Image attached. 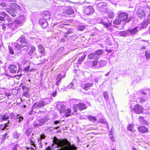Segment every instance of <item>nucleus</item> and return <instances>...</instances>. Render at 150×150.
I'll return each instance as SVG.
<instances>
[{
  "label": "nucleus",
  "mask_w": 150,
  "mask_h": 150,
  "mask_svg": "<svg viewBox=\"0 0 150 150\" xmlns=\"http://www.w3.org/2000/svg\"><path fill=\"white\" fill-rule=\"evenodd\" d=\"M56 144L58 148H62V150H76L77 149L75 146L72 145L66 139L58 140L57 141Z\"/></svg>",
  "instance_id": "1"
},
{
  "label": "nucleus",
  "mask_w": 150,
  "mask_h": 150,
  "mask_svg": "<svg viewBox=\"0 0 150 150\" xmlns=\"http://www.w3.org/2000/svg\"><path fill=\"white\" fill-rule=\"evenodd\" d=\"M23 23V20H22L21 18H17L12 23L3 24L2 25V29L5 31L7 29H10L11 31H13L16 30L18 27L21 25Z\"/></svg>",
  "instance_id": "2"
},
{
  "label": "nucleus",
  "mask_w": 150,
  "mask_h": 150,
  "mask_svg": "<svg viewBox=\"0 0 150 150\" xmlns=\"http://www.w3.org/2000/svg\"><path fill=\"white\" fill-rule=\"evenodd\" d=\"M9 2H12L9 4L10 8H7L6 11L10 14L12 16L15 17L17 14V10H20V6L15 3V1L13 0H8Z\"/></svg>",
  "instance_id": "3"
},
{
  "label": "nucleus",
  "mask_w": 150,
  "mask_h": 150,
  "mask_svg": "<svg viewBox=\"0 0 150 150\" xmlns=\"http://www.w3.org/2000/svg\"><path fill=\"white\" fill-rule=\"evenodd\" d=\"M135 101H132V100L130 101L131 106H130V110L132 111L133 110L134 112L136 114H140L142 113L143 112V108L142 106L139 104L135 105L134 108L132 106L135 105L134 103Z\"/></svg>",
  "instance_id": "4"
},
{
  "label": "nucleus",
  "mask_w": 150,
  "mask_h": 150,
  "mask_svg": "<svg viewBox=\"0 0 150 150\" xmlns=\"http://www.w3.org/2000/svg\"><path fill=\"white\" fill-rule=\"evenodd\" d=\"M107 6L108 4L106 2L99 3L97 4V9L99 11L102 13L107 12L108 10Z\"/></svg>",
  "instance_id": "5"
},
{
  "label": "nucleus",
  "mask_w": 150,
  "mask_h": 150,
  "mask_svg": "<svg viewBox=\"0 0 150 150\" xmlns=\"http://www.w3.org/2000/svg\"><path fill=\"white\" fill-rule=\"evenodd\" d=\"M128 15L127 13L120 12L118 15V18L120 21H124L126 20V22L128 23L131 21L132 19L131 17L128 18Z\"/></svg>",
  "instance_id": "6"
},
{
  "label": "nucleus",
  "mask_w": 150,
  "mask_h": 150,
  "mask_svg": "<svg viewBox=\"0 0 150 150\" xmlns=\"http://www.w3.org/2000/svg\"><path fill=\"white\" fill-rule=\"evenodd\" d=\"M106 62L103 60H100L98 62L97 60L93 61L92 62V66L94 67L96 69L103 67L105 65Z\"/></svg>",
  "instance_id": "7"
},
{
  "label": "nucleus",
  "mask_w": 150,
  "mask_h": 150,
  "mask_svg": "<svg viewBox=\"0 0 150 150\" xmlns=\"http://www.w3.org/2000/svg\"><path fill=\"white\" fill-rule=\"evenodd\" d=\"M60 108V113H64L65 116L66 117H68L71 115V110L70 108L66 109L65 106L64 105H61Z\"/></svg>",
  "instance_id": "8"
},
{
  "label": "nucleus",
  "mask_w": 150,
  "mask_h": 150,
  "mask_svg": "<svg viewBox=\"0 0 150 150\" xmlns=\"http://www.w3.org/2000/svg\"><path fill=\"white\" fill-rule=\"evenodd\" d=\"M87 108V106L85 104L81 103H79L78 104L76 105L75 104L74 106L73 107L75 112L77 111V108H78L80 110H82L86 109Z\"/></svg>",
  "instance_id": "9"
},
{
  "label": "nucleus",
  "mask_w": 150,
  "mask_h": 150,
  "mask_svg": "<svg viewBox=\"0 0 150 150\" xmlns=\"http://www.w3.org/2000/svg\"><path fill=\"white\" fill-rule=\"evenodd\" d=\"M18 42H20L22 47H27L29 45L27 40L23 35H21L17 40Z\"/></svg>",
  "instance_id": "10"
},
{
  "label": "nucleus",
  "mask_w": 150,
  "mask_h": 150,
  "mask_svg": "<svg viewBox=\"0 0 150 150\" xmlns=\"http://www.w3.org/2000/svg\"><path fill=\"white\" fill-rule=\"evenodd\" d=\"M83 12L86 15H89L93 14L94 13V11L92 6H89L84 7Z\"/></svg>",
  "instance_id": "11"
},
{
  "label": "nucleus",
  "mask_w": 150,
  "mask_h": 150,
  "mask_svg": "<svg viewBox=\"0 0 150 150\" xmlns=\"http://www.w3.org/2000/svg\"><path fill=\"white\" fill-rule=\"evenodd\" d=\"M8 69L10 72L12 73H16V72L18 73L19 71L17 67L13 64L10 65L8 67Z\"/></svg>",
  "instance_id": "12"
},
{
  "label": "nucleus",
  "mask_w": 150,
  "mask_h": 150,
  "mask_svg": "<svg viewBox=\"0 0 150 150\" xmlns=\"http://www.w3.org/2000/svg\"><path fill=\"white\" fill-rule=\"evenodd\" d=\"M45 102H43V100H40L38 102L35 103L34 105L33 106V108H41L44 106L45 104Z\"/></svg>",
  "instance_id": "13"
},
{
  "label": "nucleus",
  "mask_w": 150,
  "mask_h": 150,
  "mask_svg": "<svg viewBox=\"0 0 150 150\" xmlns=\"http://www.w3.org/2000/svg\"><path fill=\"white\" fill-rule=\"evenodd\" d=\"M74 13V10L72 8L70 7H67V9L65 10V11L62 13V15L67 17V15H70Z\"/></svg>",
  "instance_id": "14"
},
{
  "label": "nucleus",
  "mask_w": 150,
  "mask_h": 150,
  "mask_svg": "<svg viewBox=\"0 0 150 150\" xmlns=\"http://www.w3.org/2000/svg\"><path fill=\"white\" fill-rule=\"evenodd\" d=\"M101 22L106 27H110L111 25V22H110L106 17L102 19L101 20Z\"/></svg>",
  "instance_id": "15"
},
{
  "label": "nucleus",
  "mask_w": 150,
  "mask_h": 150,
  "mask_svg": "<svg viewBox=\"0 0 150 150\" xmlns=\"http://www.w3.org/2000/svg\"><path fill=\"white\" fill-rule=\"evenodd\" d=\"M39 24L42 28H45L48 26V23L46 19H42L39 20Z\"/></svg>",
  "instance_id": "16"
},
{
  "label": "nucleus",
  "mask_w": 150,
  "mask_h": 150,
  "mask_svg": "<svg viewBox=\"0 0 150 150\" xmlns=\"http://www.w3.org/2000/svg\"><path fill=\"white\" fill-rule=\"evenodd\" d=\"M138 27H136L133 29H128L129 36L131 35H134L136 34L138 32Z\"/></svg>",
  "instance_id": "17"
},
{
  "label": "nucleus",
  "mask_w": 150,
  "mask_h": 150,
  "mask_svg": "<svg viewBox=\"0 0 150 150\" xmlns=\"http://www.w3.org/2000/svg\"><path fill=\"white\" fill-rule=\"evenodd\" d=\"M66 76L65 74H64V76H61V74H58L56 79L55 85L57 86H59L60 82V81L62 78H64Z\"/></svg>",
  "instance_id": "18"
},
{
  "label": "nucleus",
  "mask_w": 150,
  "mask_h": 150,
  "mask_svg": "<svg viewBox=\"0 0 150 150\" xmlns=\"http://www.w3.org/2000/svg\"><path fill=\"white\" fill-rule=\"evenodd\" d=\"M64 48L63 47H61L58 50L56 53V55L59 58L61 57L62 54H64L63 50Z\"/></svg>",
  "instance_id": "19"
},
{
  "label": "nucleus",
  "mask_w": 150,
  "mask_h": 150,
  "mask_svg": "<svg viewBox=\"0 0 150 150\" xmlns=\"http://www.w3.org/2000/svg\"><path fill=\"white\" fill-rule=\"evenodd\" d=\"M49 120V118H48L47 117H45L42 119H39L38 122L40 126H42L45 124V122H47Z\"/></svg>",
  "instance_id": "20"
},
{
  "label": "nucleus",
  "mask_w": 150,
  "mask_h": 150,
  "mask_svg": "<svg viewBox=\"0 0 150 150\" xmlns=\"http://www.w3.org/2000/svg\"><path fill=\"white\" fill-rule=\"evenodd\" d=\"M139 131L142 133H144L148 132V129L147 128L144 126H141L138 128Z\"/></svg>",
  "instance_id": "21"
},
{
  "label": "nucleus",
  "mask_w": 150,
  "mask_h": 150,
  "mask_svg": "<svg viewBox=\"0 0 150 150\" xmlns=\"http://www.w3.org/2000/svg\"><path fill=\"white\" fill-rule=\"evenodd\" d=\"M150 23V20L149 19H146L141 24L140 26L141 28H144L146 27L147 25Z\"/></svg>",
  "instance_id": "22"
},
{
  "label": "nucleus",
  "mask_w": 150,
  "mask_h": 150,
  "mask_svg": "<svg viewBox=\"0 0 150 150\" xmlns=\"http://www.w3.org/2000/svg\"><path fill=\"white\" fill-rule=\"evenodd\" d=\"M139 122L142 125H147L148 124L147 121L145 120L143 117L140 116L138 118Z\"/></svg>",
  "instance_id": "23"
},
{
  "label": "nucleus",
  "mask_w": 150,
  "mask_h": 150,
  "mask_svg": "<svg viewBox=\"0 0 150 150\" xmlns=\"http://www.w3.org/2000/svg\"><path fill=\"white\" fill-rule=\"evenodd\" d=\"M119 34L120 36L124 37L129 36L128 30L127 31H120L119 33Z\"/></svg>",
  "instance_id": "24"
},
{
  "label": "nucleus",
  "mask_w": 150,
  "mask_h": 150,
  "mask_svg": "<svg viewBox=\"0 0 150 150\" xmlns=\"http://www.w3.org/2000/svg\"><path fill=\"white\" fill-rule=\"evenodd\" d=\"M38 50L39 52L43 55H44L45 53V48L44 47L41 45H39L38 46Z\"/></svg>",
  "instance_id": "25"
},
{
  "label": "nucleus",
  "mask_w": 150,
  "mask_h": 150,
  "mask_svg": "<svg viewBox=\"0 0 150 150\" xmlns=\"http://www.w3.org/2000/svg\"><path fill=\"white\" fill-rule=\"evenodd\" d=\"M93 85V83L91 81L88 83H86L84 84V89L86 90L87 91L90 87L92 86Z\"/></svg>",
  "instance_id": "26"
},
{
  "label": "nucleus",
  "mask_w": 150,
  "mask_h": 150,
  "mask_svg": "<svg viewBox=\"0 0 150 150\" xmlns=\"http://www.w3.org/2000/svg\"><path fill=\"white\" fill-rule=\"evenodd\" d=\"M88 59H94L96 60H98V59L97 56H96L95 53H91L89 54L88 56Z\"/></svg>",
  "instance_id": "27"
},
{
  "label": "nucleus",
  "mask_w": 150,
  "mask_h": 150,
  "mask_svg": "<svg viewBox=\"0 0 150 150\" xmlns=\"http://www.w3.org/2000/svg\"><path fill=\"white\" fill-rule=\"evenodd\" d=\"M137 15L139 17H145V13L143 11L139 9L137 11Z\"/></svg>",
  "instance_id": "28"
},
{
  "label": "nucleus",
  "mask_w": 150,
  "mask_h": 150,
  "mask_svg": "<svg viewBox=\"0 0 150 150\" xmlns=\"http://www.w3.org/2000/svg\"><path fill=\"white\" fill-rule=\"evenodd\" d=\"M103 50L100 49L96 51L95 53L98 59L99 58L100 56L103 54Z\"/></svg>",
  "instance_id": "29"
},
{
  "label": "nucleus",
  "mask_w": 150,
  "mask_h": 150,
  "mask_svg": "<svg viewBox=\"0 0 150 150\" xmlns=\"http://www.w3.org/2000/svg\"><path fill=\"white\" fill-rule=\"evenodd\" d=\"M21 137V134L18 133L16 131H15L13 133V137L15 139H18Z\"/></svg>",
  "instance_id": "30"
},
{
  "label": "nucleus",
  "mask_w": 150,
  "mask_h": 150,
  "mask_svg": "<svg viewBox=\"0 0 150 150\" xmlns=\"http://www.w3.org/2000/svg\"><path fill=\"white\" fill-rule=\"evenodd\" d=\"M1 122L4 121L8 120L9 117L7 115H4L1 116Z\"/></svg>",
  "instance_id": "31"
},
{
  "label": "nucleus",
  "mask_w": 150,
  "mask_h": 150,
  "mask_svg": "<svg viewBox=\"0 0 150 150\" xmlns=\"http://www.w3.org/2000/svg\"><path fill=\"white\" fill-rule=\"evenodd\" d=\"M18 42L17 40V41L15 45V49L16 50H19L20 49L21 47H23L21 46V45H20L18 42Z\"/></svg>",
  "instance_id": "32"
},
{
  "label": "nucleus",
  "mask_w": 150,
  "mask_h": 150,
  "mask_svg": "<svg viewBox=\"0 0 150 150\" xmlns=\"http://www.w3.org/2000/svg\"><path fill=\"white\" fill-rule=\"evenodd\" d=\"M42 16L44 18H47V17H48V18H50V13L48 11H45V12L42 13Z\"/></svg>",
  "instance_id": "33"
},
{
  "label": "nucleus",
  "mask_w": 150,
  "mask_h": 150,
  "mask_svg": "<svg viewBox=\"0 0 150 150\" xmlns=\"http://www.w3.org/2000/svg\"><path fill=\"white\" fill-rule=\"evenodd\" d=\"M86 55L85 54H83L81 57L79 58L78 59V63L79 64H81V62L83 61L84 59L85 58Z\"/></svg>",
  "instance_id": "34"
},
{
  "label": "nucleus",
  "mask_w": 150,
  "mask_h": 150,
  "mask_svg": "<svg viewBox=\"0 0 150 150\" xmlns=\"http://www.w3.org/2000/svg\"><path fill=\"white\" fill-rule=\"evenodd\" d=\"M35 50V48L34 46L32 45L31 46V50L28 52V54L30 55L33 54Z\"/></svg>",
  "instance_id": "35"
},
{
  "label": "nucleus",
  "mask_w": 150,
  "mask_h": 150,
  "mask_svg": "<svg viewBox=\"0 0 150 150\" xmlns=\"http://www.w3.org/2000/svg\"><path fill=\"white\" fill-rule=\"evenodd\" d=\"M88 119L91 121L95 122L97 120L96 118L94 116L89 115L88 117Z\"/></svg>",
  "instance_id": "36"
},
{
  "label": "nucleus",
  "mask_w": 150,
  "mask_h": 150,
  "mask_svg": "<svg viewBox=\"0 0 150 150\" xmlns=\"http://www.w3.org/2000/svg\"><path fill=\"white\" fill-rule=\"evenodd\" d=\"M15 119L16 121L20 122L23 120V118L21 116H20L19 115H18L16 117Z\"/></svg>",
  "instance_id": "37"
},
{
  "label": "nucleus",
  "mask_w": 150,
  "mask_h": 150,
  "mask_svg": "<svg viewBox=\"0 0 150 150\" xmlns=\"http://www.w3.org/2000/svg\"><path fill=\"white\" fill-rule=\"evenodd\" d=\"M33 131V128H29L25 132V133L28 136H29Z\"/></svg>",
  "instance_id": "38"
},
{
  "label": "nucleus",
  "mask_w": 150,
  "mask_h": 150,
  "mask_svg": "<svg viewBox=\"0 0 150 150\" xmlns=\"http://www.w3.org/2000/svg\"><path fill=\"white\" fill-rule=\"evenodd\" d=\"M73 30L71 29H69L68 30L67 32L65 33V37H67V36L66 35H70L72 34L73 33Z\"/></svg>",
  "instance_id": "39"
},
{
  "label": "nucleus",
  "mask_w": 150,
  "mask_h": 150,
  "mask_svg": "<svg viewBox=\"0 0 150 150\" xmlns=\"http://www.w3.org/2000/svg\"><path fill=\"white\" fill-rule=\"evenodd\" d=\"M76 39V36L74 35H71L68 38V39L70 40L74 41Z\"/></svg>",
  "instance_id": "40"
},
{
  "label": "nucleus",
  "mask_w": 150,
  "mask_h": 150,
  "mask_svg": "<svg viewBox=\"0 0 150 150\" xmlns=\"http://www.w3.org/2000/svg\"><path fill=\"white\" fill-rule=\"evenodd\" d=\"M68 88L74 89L75 88V86L74 85V84L72 82L70 83L67 86Z\"/></svg>",
  "instance_id": "41"
},
{
  "label": "nucleus",
  "mask_w": 150,
  "mask_h": 150,
  "mask_svg": "<svg viewBox=\"0 0 150 150\" xmlns=\"http://www.w3.org/2000/svg\"><path fill=\"white\" fill-rule=\"evenodd\" d=\"M134 127V125H130L127 127V129L128 130L130 131H133V128Z\"/></svg>",
  "instance_id": "42"
},
{
  "label": "nucleus",
  "mask_w": 150,
  "mask_h": 150,
  "mask_svg": "<svg viewBox=\"0 0 150 150\" xmlns=\"http://www.w3.org/2000/svg\"><path fill=\"white\" fill-rule=\"evenodd\" d=\"M85 28V26L84 25H80L78 26L77 28V29L79 30L82 31Z\"/></svg>",
  "instance_id": "43"
},
{
  "label": "nucleus",
  "mask_w": 150,
  "mask_h": 150,
  "mask_svg": "<svg viewBox=\"0 0 150 150\" xmlns=\"http://www.w3.org/2000/svg\"><path fill=\"white\" fill-rule=\"evenodd\" d=\"M145 56L147 59H149L150 58V53L149 51H146Z\"/></svg>",
  "instance_id": "44"
},
{
  "label": "nucleus",
  "mask_w": 150,
  "mask_h": 150,
  "mask_svg": "<svg viewBox=\"0 0 150 150\" xmlns=\"http://www.w3.org/2000/svg\"><path fill=\"white\" fill-rule=\"evenodd\" d=\"M114 14L112 12H111L108 13V17L110 18H114Z\"/></svg>",
  "instance_id": "45"
},
{
  "label": "nucleus",
  "mask_w": 150,
  "mask_h": 150,
  "mask_svg": "<svg viewBox=\"0 0 150 150\" xmlns=\"http://www.w3.org/2000/svg\"><path fill=\"white\" fill-rule=\"evenodd\" d=\"M9 51L10 53L12 54H14L13 50L12 49L10 45H9L8 47Z\"/></svg>",
  "instance_id": "46"
},
{
  "label": "nucleus",
  "mask_w": 150,
  "mask_h": 150,
  "mask_svg": "<svg viewBox=\"0 0 150 150\" xmlns=\"http://www.w3.org/2000/svg\"><path fill=\"white\" fill-rule=\"evenodd\" d=\"M113 23L116 25L120 24L121 23L120 20L117 19H116L113 22Z\"/></svg>",
  "instance_id": "47"
},
{
  "label": "nucleus",
  "mask_w": 150,
  "mask_h": 150,
  "mask_svg": "<svg viewBox=\"0 0 150 150\" xmlns=\"http://www.w3.org/2000/svg\"><path fill=\"white\" fill-rule=\"evenodd\" d=\"M103 96L105 99L106 100L108 99V93L106 92H104L103 93Z\"/></svg>",
  "instance_id": "48"
},
{
  "label": "nucleus",
  "mask_w": 150,
  "mask_h": 150,
  "mask_svg": "<svg viewBox=\"0 0 150 150\" xmlns=\"http://www.w3.org/2000/svg\"><path fill=\"white\" fill-rule=\"evenodd\" d=\"M6 6V4L5 2L1 1L0 3V7L3 8Z\"/></svg>",
  "instance_id": "49"
},
{
  "label": "nucleus",
  "mask_w": 150,
  "mask_h": 150,
  "mask_svg": "<svg viewBox=\"0 0 150 150\" xmlns=\"http://www.w3.org/2000/svg\"><path fill=\"white\" fill-rule=\"evenodd\" d=\"M0 15L5 17H8V15L5 12L1 11L0 10Z\"/></svg>",
  "instance_id": "50"
},
{
  "label": "nucleus",
  "mask_w": 150,
  "mask_h": 150,
  "mask_svg": "<svg viewBox=\"0 0 150 150\" xmlns=\"http://www.w3.org/2000/svg\"><path fill=\"white\" fill-rule=\"evenodd\" d=\"M98 121L99 122L105 124L106 122L105 119L100 118L98 120Z\"/></svg>",
  "instance_id": "51"
},
{
  "label": "nucleus",
  "mask_w": 150,
  "mask_h": 150,
  "mask_svg": "<svg viewBox=\"0 0 150 150\" xmlns=\"http://www.w3.org/2000/svg\"><path fill=\"white\" fill-rule=\"evenodd\" d=\"M6 20H7L8 23H11L12 22V19H11V17L8 15V17H6Z\"/></svg>",
  "instance_id": "52"
},
{
  "label": "nucleus",
  "mask_w": 150,
  "mask_h": 150,
  "mask_svg": "<svg viewBox=\"0 0 150 150\" xmlns=\"http://www.w3.org/2000/svg\"><path fill=\"white\" fill-rule=\"evenodd\" d=\"M10 122V121L9 120H8V122L7 123H5L4 124V125L5 126V128L7 129H8V127H9V126Z\"/></svg>",
  "instance_id": "53"
},
{
  "label": "nucleus",
  "mask_w": 150,
  "mask_h": 150,
  "mask_svg": "<svg viewBox=\"0 0 150 150\" xmlns=\"http://www.w3.org/2000/svg\"><path fill=\"white\" fill-rule=\"evenodd\" d=\"M43 100V102H45V105L50 102L49 100L48 99H45Z\"/></svg>",
  "instance_id": "54"
},
{
  "label": "nucleus",
  "mask_w": 150,
  "mask_h": 150,
  "mask_svg": "<svg viewBox=\"0 0 150 150\" xmlns=\"http://www.w3.org/2000/svg\"><path fill=\"white\" fill-rule=\"evenodd\" d=\"M5 128V126L4 124L0 125V129L3 130H4Z\"/></svg>",
  "instance_id": "55"
},
{
  "label": "nucleus",
  "mask_w": 150,
  "mask_h": 150,
  "mask_svg": "<svg viewBox=\"0 0 150 150\" xmlns=\"http://www.w3.org/2000/svg\"><path fill=\"white\" fill-rule=\"evenodd\" d=\"M33 126L35 128H37L39 126H40V125H39V124H36L35 123H33Z\"/></svg>",
  "instance_id": "56"
},
{
  "label": "nucleus",
  "mask_w": 150,
  "mask_h": 150,
  "mask_svg": "<svg viewBox=\"0 0 150 150\" xmlns=\"http://www.w3.org/2000/svg\"><path fill=\"white\" fill-rule=\"evenodd\" d=\"M29 141L31 145H33L34 146V147H35V145L34 144L33 141L31 139H30Z\"/></svg>",
  "instance_id": "57"
},
{
  "label": "nucleus",
  "mask_w": 150,
  "mask_h": 150,
  "mask_svg": "<svg viewBox=\"0 0 150 150\" xmlns=\"http://www.w3.org/2000/svg\"><path fill=\"white\" fill-rule=\"evenodd\" d=\"M19 147V146L17 144H16L13 147V150H17V149L18 147Z\"/></svg>",
  "instance_id": "58"
},
{
  "label": "nucleus",
  "mask_w": 150,
  "mask_h": 150,
  "mask_svg": "<svg viewBox=\"0 0 150 150\" xmlns=\"http://www.w3.org/2000/svg\"><path fill=\"white\" fill-rule=\"evenodd\" d=\"M30 67L29 65L27 67H25L24 69V70L25 71H28Z\"/></svg>",
  "instance_id": "59"
},
{
  "label": "nucleus",
  "mask_w": 150,
  "mask_h": 150,
  "mask_svg": "<svg viewBox=\"0 0 150 150\" xmlns=\"http://www.w3.org/2000/svg\"><path fill=\"white\" fill-rule=\"evenodd\" d=\"M11 118L12 119H15V118H16L15 115L13 113H11Z\"/></svg>",
  "instance_id": "60"
},
{
  "label": "nucleus",
  "mask_w": 150,
  "mask_h": 150,
  "mask_svg": "<svg viewBox=\"0 0 150 150\" xmlns=\"http://www.w3.org/2000/svg\"><path fill=\"white\" fill-rule=\"evenodd\" d=\"M140 102L142 103H144L145 101V100L142 98H140Z\"/></svg>",
  "instance_id": "61"
},
{
  "label": "nucleus",
  "mask_w": 150,
  "mask_h": 150,
  "mask_svg": "<svg viewBox=\"0 0 150 150\" xmlns=\"http://www.w3.org/2000/svg\"><path fill=\"white\" fill-rule=\"evenodd\" d=\"M56 90H55V91L54 92L52 93V95L54 97H55L56 96Z\"/></svg>",
  "instance_id": "62"
},
{
  "label": "nucleus",
  "mask_w": 150,
  "mask_h": 150,
  "mask_svg": "<svg viewBox=\"0 0 150 150\" xmlns=\"http://www.w3.org/2000/svg\"><path fill=\"white\" fill-rule=\"evenodd\" d=\"M4 95L8 97L11 96V94L9 93H5Z\"/></svg>",
  "instance_id": "63"
},
{
  "label": "nucleus",
  "mask_w": 150,
  "mask_h": 150,
  "mask_svg": "<svg viewBox=\"0 0 150 150\" xmlns=\"http://www.w3.org/2000/svg\"><path fill=\"white\" fill-rule=\"evenodd\" d=\"M24 95L26 97H28L29 96V94L28 92H25L24 93Z\"/></svg>",
  "instance_id": "64"
}]
</instances>
